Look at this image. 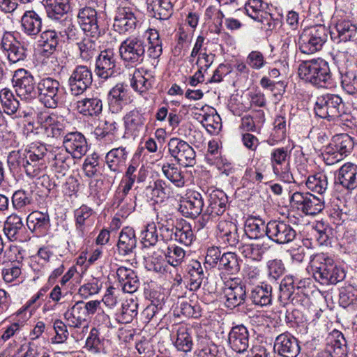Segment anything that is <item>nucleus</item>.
<instances>
[{
    "mask_svg": "<svg viewBox=\"0 0 357 357\" xmlns=\"http://www.w3.org/2000/svg\"><path fill=\"white\" fill-rule=\"evenodd\" d=\"M7 162L10 169H19L30 178H41L43 185L49 191L60 185V181L50 179L49 176L43 174L48 163L23 155L20 151H11L8 155Z\"/></svg>",
    "mask_w": 357,
    "mask_h": 357,
    "instance_id": "obj_1",
    "label": "nucleus"
},
{
    "mask_svg": "<svg viewBox=\"0 0 357 357\" xmlns=\"http://www.w3.org/2000/svg\"><path fill=\"white\" fill-rule=\"evenodd\" d=\"M298 71L301 79L317 88L331 89L335 86L329 64L321 58L302 61Z\"/></svg>",
    "mask_w": 357,
    "mask_h": 357,
    "instance_id": "obj_2",
    "label": "nucleus"
},
{
    "mask_svg": "<svg viewBox=\"0 0 357 357\" xmlns=\"http://www.w3.org/2000/svg\"><path fill=\"white\" fill-rule=\"evenodd\" d=\"M310 268L314 280L322 284H335L345 278L344 269L326 253L315 255L310 261Z\"/></svg>",
    "mask_w": 357,
    "mask_h": 357,
    "instance_id": "obj_3",
    "label": "nucleus"
},
{
    "mask_svg": "<svg viewBox=\"0 0 357 357\" xmlns=\"http://www.w3.org/2000/svg\"><path fill=\"white\" fill-rule=\"evenodd\" d=\"M328 33V29L322 24L305 29L298 41L300 51L303 54H311L321 50L327 40Z\"/></svg>",
    "mask_w": 357,
    "mask_h": 357,
    "instance_id": "obj_4",
    "label": "nucleus"
},
{
    "mask_svg": "<svg viewBox=\"0 0 357 357\" xmlns=\"http://www.w3.org/2000/svg\"><path fill=\"white\" fill-rule=\"evenodd\" d=\"M146 43L144 38L131 36L119 46V54L121 59L132 66L142 63L145 58Z\"/></svg>",
    "mask_w": 357,
    "mask_h": 357,
    "instance_id": "obj_5",
    "label": "nucleus"
},
{
    "mask_svg": "<svg viewBox=\"0 0 357 357\" xmlns=\"http://www.w3.org/2000/svg\"><path fill=\"white\" fill-rule=\"evenodd\" d=\"M343 102L335 94L326 93L317 98L314 111L316 116L328 121L337 119L342 113Z\"/></svg>",
    "mask_w": 357,
    "mask_h": 357,
    "instance_id": "obj_6",
    "label": "nucleus"
},
{
    "mask_svg": "<svg viewBox=\"0 0 357 357\" xmlns=\"http://www.w3.org/2000/svg\"><path fill=\"white\" fill-rule=\"evenodd\" d=\"M167 146L169 154L178 165L188 167L196 164V152L185 141L173 137L169 140Z\"/></svg>",
    "mask_w": 357,
    "mask_h": 357,
    "instance_id": "obj_7",
    "label": "nucleus"
},
{
    "mask_svg": "<svg viewBox=\"0 0 357 357\" xmlns=\"http://www.w3.org/2000/svg\"><path fill=\"white\" fill-rule=\"evenodd\" d=\"M59 82L50 77L41 79L36 86V97L47 108H56L60 100Z\"/></svg>",
    "mask_w": 357,
    "mask_h": 357,
    "instance_id": "obj_8",
    "label": "nucleus"
},
{
    "mask_svg": "<svg viewBox=\"0 0 357 357\" xmlns=\"http://www.w3.org/2000/svg\"><path fill=\"white\" fill-rule=\"evenodd\" d=\"M93 82V73L91 68L86 66H77L71 72L68 85L70 94L73 96L82 95Z\"/></svg>",
    "mask_w": 357,
    "mask_h": 357,
    "instance_id": "obj_9",
    "label": "nucleus"
},
{
    "mask_svg": "<svg viewBox=\"0 0 357 357\" xmlns=\"http://www.w3.org/2000/svg\"><path fill=\"white\" fill-rule=\"evenodd\" d=\"M12 83L17 95L22 99L31 100L36 98L35 79L28 70L24 68L15 70Z\"/></svg>",
    "mask_w": 357,
    "mask_h": 357,
    "instance_id": "obj_10",
    "label": "nucleus"
},
{
    "mask_svg": "<svg viewBox=\"0 0 357 357\" xmlns=\"http://www.w3.org/2000/svg\"><path fill=\"white\" fill-rule=\"evenodd\" d=\"M290 154L288 147L284 146L273 149L270 157L274 174L287 183H290L294 179L290 172Z\"/></svg>",
    "mask_w": 357,
    "mask_h": 357,
    "instance_id": "obj_11",
    "label": "nucleus"
},
{
    "mask_svg": "<svg viewBox=\"0 0 357 357\" xmlns=\"http://www.w3.org/2000/svg\"><path fill=\"white\" fill-rule=\"evenodd\" d=\"M228 206V197L221 190L214 189L208 195V206L205 213L202 215V227L209 218H215L222 215L226 211Z\"/></svg>",
    "mask_w": 357,
    "mask_h": 357,
    "instance_id": "obj_12",
    "label": "nucleus"
},
{
    "mask_svg": "<svg viewBox=\"0 0 357 357\" xmlns=\"http://www.w3.org/2000/svg\"><path fill=\"white\" fill-rule=\"evenodd\" d=\"M95 73L99 78L104 80L116 76V61L112 50L107 49L100 52L96 60Z\"/></svg>",
    "mask_w": 357,
    "mask_h": 357,
    "instance_id": "obj_13",
    "label": "nucleus"
},
{
    "mask_svg": "<svg viewBox=\"0 0 357 357\" xmlns=\"http://www.w3.org/2000/svg\"><path fill=\"white\" fill-rule=\"evenodd\" d=\"M1 48L10 63H16L26 58V49L10 33H7L3 36Z\"/></svg>",
    "mask_w": 357,
    "mask_h": 357,
    "instance_id": "obj_14",
    "label": "nucleus"
},
{
    "mask_svg": "<svg viewBox=\"0 0 357 357\" xmlns=\"http://www.w3.org/2000/svg\"><path fill=\"white\" fill-rule=\"evenodd\" d=\"M268 5L262 0H248L245 5L246 14L255 21L271 29L274 26L272 15L266 11Z\"/></svg>",
    "mask_w": 357,
    "mask_h": 357,
    "instance_id": "obj_15",
    "label": "nucleus"
},
{
    "mask_svg": "<svg viewBox=\"0 0 357 357\" xmlns=\"http://www.w3.org/2000/svg\"><path fill=\"white\" fill-rule=\"evenodd\" d=\"M266 234L278 244L287 243L296 236V231L283 222L271 221L266 225Z\"/></svg>",
    "mask_w": 357,
    "mask_h": 357,
    "instance_id": "obj_16",
    "label": "nucleus"
},
{
    "mask_svg": "<svg viewBox=\"0 0 357 357\" xmlns=\"http://www.w3.org/2000/svg\"><path fill=\"white\" fill-rule=\"evenodd\" d=\"M77 18L80 27L86 35L91 38L100 35L96 9L90 6L83 7L79 10Z\"/></svg>",
    "mask_w": 357,
    "mask_h": 357,
    "instance_id": "obj_17",
    "label": "nucleus"
},
{
    "mask_svg": "<svg viewBox=\"0 0 357 357\" xmlns=\"http://www.w3.org/2000/svg\"><path fill=\"white\" fill-rule=\"evenodd\" d=\"M63 144L74 158H81L88 151L86 139L79 132H70L64 135Z\"/></svg>",
    "mask_w": 357,
    "mask_h": 357,
    "instance_id": "obj_18",
    "label": "nucleus"
},
{
    "mask_svg": "<svg viewBox=\"0 0 357 357\" xmlns=\"http://www.w3.org/2000/svg\"><path fill=\"white\" fill-rule=\"evenodd\" d=\"M274 349L283 357H297L301 351L298 340L289 333H282L276 337Z\"/></svg>",
    "mask_w": 357,
    "mask_h": 357,
    "instance_id": "obj_19",
    "label": "nucleus"
},
{
    "mask_svg": "<svg viewBox=\"0 0 357 357\" xmlns=\"http://www.w3.org/2000/svg\"><path fill=\"white\" fill-rule=\"evenodd\" d=\"M204 205L202 195L197 191H192L181 201L178 211L186 218H195L201 214Z\"/></svg>",
    "mask_w": 357,
    "mask_h": 357,
    "instance_id": "obj_20",
    "label": "nucleus"
},
{
    "mask_svg": "<svg viewBox=\"0 0 357 357\" xmlns=\"http://www.w3.org/2000/svg\"><path fill=\"white\" fill-rule=\"evenodd\" d=\"M107 101L112 113L118 114L129 102L127 86L118 83L112 87L107 94Z\"/></svg>",
    "mask_w": 357,
    "mask_h": 357,
    "instance_id": "obj_21",
    "label": "nucleus"
},
{
    "mask_svg": "<svg viewBox=\"0 0 357 357\" xmlns=\"http://www.w3.org/2000/svg\"><path fill=\"white\" fill-rule=\"evenodd\" d=\"M357 33V24L350 20H340L330 31L331 40L336 43L353 40Z\"/></svg>",
    "mask_w": 357,
    "mask_h": 357,
    "instance_id": "obj_22",
    "label": "nucleus"
},
{
    "mask_svg": "<svg viewBox=\"0 0 357 357\" xmlns=\"http://www.w3.org/2000/svg\"><path fill=\"white\" fill-rule=\"evenodd\" d=\"M337 183L350 193L357 189V165L346 162L341 166L337 171Z\"/></svg>",
    "mask_w": 357,
    "mask_h": 357,
    "instance_id": "obj_23",
    "label": "nucleus"
},
{
    "mask_svg": "<svg viewBox=\"0 0 357 357\" xmlns=\"http://www.w3.org/2000/svg\"><path fill=\"white\" fill-rule=\"evenodd\" d=\"M126 132L137 136L142 131L146 121V113L139 108H134L123 116Z\"/></svg>",
    "mask_w": 357,
    "mask_h": 357,
    "instance_id": "obj_24",
    "label": "nucleus"
},
{
    "mask_svg": "<svg viewBox=\"0 0 357 357\" xmlns=\"http://www.w3.org/2000/svg\"><path fill=\"white\" fill-rule=\"evenodd\" d=\"M137 22V17L132 10L122 7L119 8L116 11L113 26L120 33L130 32L136 28Z\"/></svg>",
    "mask_w": 357,
    "mask_h": 357,
    "instance_id": "obj_25",
    "label": "nucleus"
},
{
    "mask_svg": "<svg viewBox=\"0 0 357 357\" xmlns=\"http://www.w3.org/2000/svg\"><path fill=\"white\" fill-rule=\"evenodd\" d=\"M42 26L41 16L33 10L25 11L21 17L22 31L31 38H35L41 33Z\"/></svg>",
    "mask_w": 357,
    "mask_h": 357,
    "instance_id": "obj_26",
    "label": "nucleus"
},
{
    "mask_svg": "<svg viewBox=\"0 0 357 357\" xmlns=\"http://www.w3.org/2000/svg\"><path fill=\"white\" fill-rule=\"evenodd\" d=\"M228 342L232 350L243 353L249 346V333L243 325L234 326L228 335Z\"/></svg>",
    "mask_w": 357,
    "mask_h": 357,
    "instance_id": "obj_27",
    "label": "nucleus"
},
{
    "mask_svg": "<svg viewBox=\"0 0 357 357\" xmlns=\"http://www.w3.org/2000/svg\"><path fill=\"white\" fill-rule=\"evenodd\" d=\"M226 305L234 308L244 303L246 298L245 285L238 279L232 280L225 289Z\"/></svg>",
    "mask_w": 357,
    "mask_h": 357,
    "instance_id": "obj_28",
    "label": "nucleus"
},
{
    "mask_svg": "<svg viewBox=\"0 0 357 357\" xmlns=\"http://www.w3.org/2000/svg\"><path fill=\"white\" fill-rule=\"evenodd\" d=\"M38 122L47 137L58 138L66 135L65 126L56 114H42Z\"/></svg>",
    "mask_w": 357,
    "mask_h": 357,
    "instance_id": "obj_29",
    "label": "nucleus"
},
{
    "mask_svg": "<svg viewBox=\"0 0 357 357\" xmlns=\"http://www.w3.org/2000/svg\"><path fill=\"white\" fill-rule=\"evenodd\" d=\"M75 229L79 235L84 236L94 224L93 211L86 205H82L74 212Z\"/></svg>",
    "mask_w": 357,
    "mask_h": 357,
    "instance_id": "obj_30",
    "label": "nucleus"
},
{
    "mask_svg": "<svg viewBox=\"0 0 357 357\" xmlns=\"http://www.w3.org/2000/svg\"><path fill=\"white\" fill-rule=\"evenodd\" d=\"M128 154L125 147L112 149L105 155L107 168L115 174L121 172L126 165Z\"/></svg>",
    "mask_w": 357,
    "mask_h": 357,
    "instance_id": "obj_31",
    "label": "nucleus"
},
{
    "mask_svg": "<svg viewBox=\"0 0 357 357\" xmlns=\"http://www.w3.org/2000/svg\"><path fill=\"white\" fill-rule=\"evenodd\" d=\"M64 317L69 327L80 328L83 326V331L89 327L83 301L77 302L73 305L65 312Z\"/></svg>",
    "mask_w": 357,
    "mask_h": 357,
    "instance_id": "obj_32",
    "label": "nucleus"
},
{
    "mask_svg": "<svg viewBox=\"0 0 357 357\" xmlns=\"http://www.w3.org/2000/svg\"><path fill=\"white\" fill-rule=\"evenodd\" d=\"M61 39L56 25L54 29H49L41 32L38 43L39 45L42 47L43 51L47 55H50L56 50Z\"/></svg>",
    "mask_w": 357,
    "mask_h": 357,
    "instance_id": "obj_33",
    "label": "nucleus"
},
{
    "mask_svg": "<svg viewBox=\"0 0 357 357\" xmlns=\"http://www.w3.org/2000/svg\"><path fill=\"white\" fill-rule=\"evenodd\" d=\"M47 17L58 23L68 17L69 0H44Z\"/></svg>",
    "mask_w": 357,
    "mask_h": 357,
    "instance_id": "obj_34",
    "label": "nucleus"
},
{
    "mask_svg": "<svg viewBox=\"0 0 357 357\" xmlns=\"http://www.w3.org/2000/svg\"><path fill=\"white\" fill-rule=\"evenodd\" d=\"M26 224L31 231L43 234L50 227V215L47 212L33 211L28 215Z\"/></svg>",
    "mask_w": 357,
    "mask_h": 357,
    "instance_id": "obj_35",
    "label": "nucleus"
},
{
    "mask_svg": "<svg viewBox=\"0 0 357 357\" xmlns=\"http://www.w3.org/2000/svg\"><path fill=\"white\" fill-rule=\"evenodd\" d=\"M116 275L124 292L132 294L138 289L139 281L133 270L121 266L116 271Z\"/></svg>",
    "mask_w": 357,
    "mask_h": 357,
    "instance_id": "obj_36",
    "label": "nucleus"
},
{
    "mask_svg": "<svg viewBox=\"0 0 357 357\" xmlns=\"http://www.w3.org/2000/svg\"><path fill=\"white\" fill-rule=\"evenodd\" d=\"M147 11L153 17L166 20L173 13V5L170 0H151L147 5Z\"/></svg>",
    "mask_w": 357,
    "mask_h": 357,
    "instance_id": "obj_37",
    "label": "nucleus"
},
{
    "mask_svg": "<svg viewBox=\"0 0 357 357\" xmlns=\"http://www.w3.org/2000/svg\"><path fill=\"white\" fill-rule=\"evenodd\" d=\"M175 333L174 344L178 351L189 352L192 349V340L190 335V328L183 324L176 325L172 331Z\"/></svg>",
    "mask_w": 357,
    "mask_h": 357,
    "instance_id": "obj_38",
    "label": "nucleus"
},
{
    "mask_svg": "<svg viewBox=\"0 0 357 357\" xmlns=\"http://www.w3.org/2000/svg\"><path fill=\"white\" fill-rule=\"evenodd\" d=\"M249 298L255 305L267 306L272 301V287L261 282V284L256 285L251 289Z\"/></svg>",
    "mask_w": 357,
    "mask_h": 357,
    "instance_id": "obj_39",
    "label": "nucleus"
},
{
    "mask_svg": "<svg viewBox=\"0 0 357 357\" xmlns=\"http://www.w3.org/2000/svg\"><path fill=\"white\" fill-rule=\"evenodd\" d=\"M218 238L222 243L228 245H236L238 243L237 229L235 224L231 221H220L218 226Z\"/></svg>",
    "mask_w": 357,
    "mask_h": 357,
    "instance_id": "obj_40",
    "label": "nucleus"
},
{
    "mask_svg": "<svg viewBox=\"0 0 357 357\" xmlns=\"http://www.w3.org/2000/svg\"><path fill=\"white\" fill-rule=\"evenodd\" d=\"M77 109L84 116H97L102 112V102L98 98H86L77 102Z\"/></svg>",
    "mask_w": 357,
    "mask_h": 357,
    "instance_id": "obj_41",
    "label": "nucleus"
},
{
    "mask_svg": "<svg viewBox=\"0 0 357 357\" xmlns=\"http://www.w3.org/2000/svg\"><path fill=\"white\" fill-rule=\"evenodd\" d=\"M334 336L330 339L328 343L326 351L331 357H345L347 354L346 340L342 333L337 331Z\"/></svg>",
    "mask_w": 357,
    "mask_h": 357,
    "instance_id": "obj_42",
    "label": "nucleus"
},
{
    "mask_svg": "<svg viewBox=\"0 0 357 357\" xmlns=\"http://www.w3.org/2000/svg\"><path fill=\"white\" fill-rule=\"evenodd\" d=\"M305 185L308 190L322 196L328 189V177L322 172H317L307 177Z\"/></svg>",
    "mask_w": 357,
    "mask_h": 357,
    "instance_id": "obj_43",
    "label": "nucleus"
},
{
    "mask_svg": "<svg viewBox=\"0 0 357 357\" xmlns=\"http://www.w3.org/2000/svg\"><path fill=\"white\" fill-rule=\"evenodd\" d=\"M165 176L175 186L182 188L185 185V177L181 169L174 163L165 162L162 166Z\"/></svg>",
    "mask_w": 357,
    "mask_h": 357,
    "instance_id": "obj_44",
    "label": "nucleus"
},
{
    "mask_svg": "<svg viewBox=\"0 0 357 357\" xmlns=\"http://www.w3.org/2000/svg\"><path fill=\"white\" fill-rule=\"evenodd\" d=\"M273 126V130L267 139V143L271 146H273L285 139L287 133L286 118L282 115L276 116Z\"/></svg>",
    "mask_w": 357,
    "mask_h": 357,
    "instance_id": "obj_45",
    "label": "nucleus"
},
{
    "mask_svg": "<svg viewBox=\"0 0 357 357\" xmlns=\"http://www.w3.org/2000/svg\"><path fill=\"white\" fill-rule=\"evenodd\" d=\"M331 144L335 149L339 151L344 158L347 157L354 147V139L346 133L335 135Z\"/></svg>",
    "mask_w": 357,
    "mask_h": 357,
    "instance_id": "obj_46",
    "label": "nucleus"
},
{
    "mask_svg": "<svg viewBox=\"0 0 357 357\" xmlns=\"http://www.w3.org/2000/svg\"><path fill=\"white\" fill-rule=\"evenodd\" d=\"M22 153L23 155L38 160H43V162H45L46 163H49L50 156L51 155L46 145L39 142L31 144L24 149V152Z\"/></svg>",
    "mask_w": 357,
    "mask_h": 357,
    "instance_id": "obj_47",
    "label": "nucleus"
},
{
    "mask_svg": "<svg viewBox=\"0 0 357 357\" xmlns=\"http://www.w3.org/2000/svg\"><path fill=\"white\" fill-rule=\"evenodd\" d=\"M0 101L4 112L9 115L14 114L19 108V101L15 98L11 90L8 88L0 91Z\"/></svg>",
    "mask_w": 357,
    "mask_h": 357,
    "instance_id": "obj_48",
    "label": "nucleus"
},
{
    "mask_svg": "<svg viewBox=\"0 0 357 357\" xmlns=\"http://www.w3.org/2000/svg\"><path fill=\"white\" fill-rule=\"evenodd\" d=\"M266 226L260 219L248 218L245 224V233L249 238L258 239L264 237Z\"/></svg>",
    "mask_w": 357,
    "mask_h": 357,
    "instance_id": "obj_49",
    "label": "nucleus"
},
{
    "mask_svg": "<svg viewBox=\"0 0 357 357\" xmlns=\"http://www.w3.org/2000/svg\"><path fill=\"white\" fill-rule=\"evenodd\" d=\"M188 277L190 281V290L194 291L197 290L204 280L206 279L202 265L199 261H195L190 265Z\"/></svg>",
    "mask_w": 357,
    "mask_h": 357,
    "instance_id": "obj_50",
    "label": "nucleus"
},
{
    "mask_svg": "<svg viewBox=\"0 0 357 357\" xmlns=\"http://www.w3.org/2000/svg\"><path fill=\"white\" fill-rule=\"evenodd\" d=\"M22 218L19 215L12 214L8 216L4 228L6 238L10 241H16L18 238V231L22 228Z\"/></svg>",
    "mask_w": 357,
    "mask_h": 357,
    "instance_id": "obj_51",
    "label": "nucleus"
},
{
    "mask_svg": "<svg viewBox=\"0 0 357 357\" xmlns=\"http://www.w3.org/2000/svg\"><path fill=\"white\" fill-rule=\"evenodd\" d=\"M57 24V29L61 38L66 37L70 41L78 40L79 29L73 24L70 17L62 18V20Z\"/></svg>",
    "mask_w": 357,
    "mask_h": 357,
    "instance_id": "obj_52",
    "label": "nucleus"
},
{
    "mask_svg": "<svg viewBox=\"0 0 357 357\" xmlns=\"http://www.w3.org/2000/svg\"><path fill=\"white\" fill-rule=\"evenodd\" d=\"M80 58L86 61L91 60L98 53V46L94 40L84 38L77 43Z\"/></svg>",
    "mask_w": 357,
    "mask_h": 357,
    "instance_id": "obj_53",
    "label": "nucleus"
},
{
    "mask_svg": "<svg viewBox=\"0 0 357 357\" xmlns=\"http://www.w3.org/2000/svg\"><path fill=\"white\" fill-rule=\"evenodd\" d=\"M68 154L66 150L61 149L56 151L54 156L53 167L56 172L62 174V176H64L70 168L71 158Z\"/></svg>",
    "mask_w": 357,
    "mask_h": 357,
    "instance_id": "obj_54",
    "label": "nucleus"
},
{
    "mask_svg": "<svg viewBox=\"0 0 357 357\" xmlns=\"http://www.w3.org/2000/svg\"><path fill=\"white\" fill-rule=\"evenodd\" d=\"M307 202L305 211L303 212L306 215L314 216L321 213L324 208V200L322 197H317L310 193Z\"/></svg>",
    "mask_w": 357,
    "mask_h": 357,
    "instance_id": "obj_55",
    "label": "nucleus"
},
{
    "mask_svg": "<svg viewBox=\"0 0 357 357\" xmlns=\"http://www.w3.org/2000/svg\"><path fill=\"white\" fill-rule=\"evenodd\" d=\"M154 82V78L150 75L146 77L140 75H135L131 80V86L135 91L143 93L151 89Z\"/></svg>",
    "mask_w": 357,
    "mask_h": 357,
    "instance_id": "obj_56",
    "label": "nucleus"
},
{
    "mask_svg": "<svg viewBox=\"0 0 357 357\" xmlns=\"http://www.w3.org/2000/svg\"><path fill=\"white\" fill-rule=\"evenodd\" d=\"M341 85L342 89L350 95L357 93V78L354 71L346 70L341 75Z\"/></svg>",
    "mask_w": 357,
    "mask_h": 357,
    "instance_id": "obj_57",
    "label": "nucleus"
},
{
    "mask_svg": "<svg viewBox=\"0 0 357 357\" xmlns=\"http://www.w3.org/2000/svg\"><path fill=\"white\" fill-rule=\"evenodd\" d=\"M173 208L171 205L164 204L159 212L157 213V220L158 224L162 227H167V230L174 225L173 215Z\"/></svg>",
    "mask_w": 357,
    "mask_h": 357,
    "instance_id": "obj_58",
    "label": "nucleus"
},
{
    "mask_svg": "<svg viewBox=\"0 0 357 357\" xmlns=\"http://www.w3.org/2000/svg\"><path fill=\"white\" fill-rule=\"evenodd\" d=\"M165 255L167 263L176 267L182 262L185 253L181 247H167V251Z\"/></svg>",
    "mask_w": 357,
    "mask_h": 357,
    "instance_id": "obj_59",
    "label": "nucleus"
},
{
    "mask_svg": "<svg viewBox=\"0 0 357 357\" xmlns=\"http://www.w3.org/2000/svg\"><path fill=\"white\" fill-rule=\"evenodd\" d=\"M197 344V357H218L217 347L206 338L199 340Z\"/></svg>",
    "mask_w": 357,
    "mask_h": 357,
    "instance_id": "obj_60",
    "label": "nucleus"
},
{
    "mask_svg": "<svg viewBox=\"0 0 357 357\" xmlns=\"http://www.w3.org/2000/svg\"><path fill=\"white\" fill-rule=\"evenodd\" d=\"M31 195L24 190H18L15 191L12 197V204L13 207L17 210H21L31 203Z\"/></svg>",
    "mask_w": 357,
    "mask_h": 357,
    "instance_id": "obj_61",
    "label": "nucleus"
},
{
    "mask_svg": "<svg viewBox=\"0 0 357 357\" xmlns=\"http://www.w3.org/2000/svg\"><path fill=\"white\" fill-rule=\"evenodd\" d=\"M146 268L158 273H165L167 271L168 265L162 255L154 254L146 263Z\"/></svg>",
    "mask_w": 357,
    "mask_h": 357,
    "instance_id": "obj_62",
    "label": "nucleus"
},
{
    "mask_svg": "<svg viewBox=\"0 0 357 357\" xmlns=\"http://www.w3.org/2000/svg\"><path fill=\"white\" fill-rule=\"evenodd\" d=\"M147 190H151L152 196L158 198L160 201L167 198L170 194L167 184L162 179L156 180L153 186H149Z\"/></svg>",
    "mask_w": 357,
    "mask_h": 357,
    "instance_id": "obj_63",
    "label": "nucleus"
},
{
    "mask_svg": "<svg viewBox=\"0 0 357 357\" xmlns=\"http://www.w3.org/2000/svg\"><path fill=\"white\" fill-rule=\"evenodd\" d=\"M99 331L93 327L86 340L85 347L91 353L97 354L100 351L101 340Z\"/></svg>",
    "mask_w": 357,
    "mask_h": 357,
    "instance_id": "obj_64",
    "label": "nucleus"
}]
</instances>
